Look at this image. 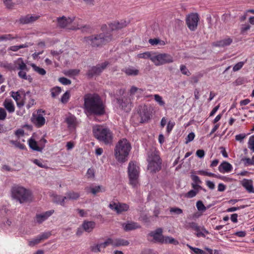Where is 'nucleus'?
Wrapping results in <instances>:
<instances>
[{
	"mask_svg": "<svg viewBox=\"0 0 254 254\" xmlns=\"http://www.w3.org/2000/svg\"><path fill=\"white\" fill-rule=\"evenodd\" d=\"M41 241V240L39 238V236H37L35 238L29 241L28 242V245L31 247H33L36 245H37L38 244L40 243Z\"/></svg>",
	"mask_w": 254,
	"mask_h": 254,
	"instance_id": "46",
	"label": "nucleus"
},
{
	"mask_svg": "<svg viewBox=\"0 0 254 254\" xmlns=\"http://www.w3.org/2000/svg\"><path fill=\"white\" fill-rule=\"evenodd\" d=\"M196 206L197 210L199 211H204L206 210V208L203 204V202L201 200H198L196 202Z\"/></svg>",
	"mask_w": 254,
	"mask_h": 254,
	"instance_id": "44",
	"label": "nucleus"
},
{
	"mask_svg": "<svg viewBox=\"0 0 254 254\" xmlns=\"http://www.w3.org/2000/svg\"><path fill=\"white\" fill-rule=\"evenodd\" d=\"M199 20V16L196 13H192L187 15L186 24L190 30L193 31L196 29Z\"/></svg>",
	"mask_w": 254,
	"mask_h": 254,
	"instance_id": "12",
	"label": "nucleus"
},
{
	"mask_svg": "<svg viewBox=\"0 0 254 254\" xmlns=\"http://www.w3.org/2000/svg\"><path fill=\"white\" fill-rule=\"evenodd\" d=\"M232 42V39L230 37H227L215 42L213 45L215 47H224L230 45Z\"/></svg>",
	"mask_w": 254,
	"mask_h": 254,
	"instance_id": "25",
	"label": "nucleus"
},
{
	"mask_svg": "<svg viewBox=\"0 0 254 254\" xmlns=\"http://www.w3.org/2000/svg\"><path fill=\"white\" fill-rule=\"evenodd\" d=\"M122 71L128 76H136L139 73V70L132 66L125 67L122 69Z\"/></svg>",
	"mask_w": 254,
	"mask_h": 254,
	"instance_id": "21",
	"label": "nucleus"
},
{
	"mask_svg": "<svg viewBox=\"0 0 254 254\" xmlns=\"http://www.w3.org/2000/svg\"><path fill=\"white\" fill-rule=\"evenodd\" d=\"M232 169V166L226 161L223 162L218 167V170L221 173H229Z\"/></svg>",
	"mask_w": 254,
	"mask_h": 254,
	"instance_id": "24",
	"label": "nucleus"
},
{
	"mask_svg": "<svg viewBox=\"0 0 254 254\" xmlns=\"http://www.w3.org/2000/svg\"><path fill=\"white\" fill-rule=\"evenodd\" d=\"M190 177L192 182L194 183H197L198 184H201L202 183V181L200 180L199 178L197 176L193 174V173H191Z\"/></svg>",
	"mask_w": 254,
	"mask_h": 254,
	"instance_id": "55",
	"label": "nucleus"
},
{
	"mask_svg": "<svg viewBox=\"0 0 254 254\" xmlns=\"http://www.w3.org/2000/svg\"><path fill=\"white\" fill-rule=\"evenodd\" d=\"M196 235L197 237H205L206 235L209 234V232L204 227L200 228L198 226V229L195 230Z\"/></svg>",
	"mask_w": 254,
	"mask_h": 254,
	"instance_id": "36",
	"label": "nucleus"
},
{
	"mask_svg": "<svg viewBox=\"0 0 254 254\" xmlns=\"http://www.w3.org/2000/svg\"><path fill=\"white\" fill-rule=\"evenodd\" d=\"M112 239L108 238L105 242L104 243H100L101 246V248L102 249H104L108 246L111 245Z\"/></svg>",
	"mask_w": 254,
	"mask_h": 254,
	"instance_id": "57",
	"label": "nucleus"
},
{
	"mask_svg": "<svg viewBox=\"0 0 254 254\" xmlns=\"http://www.w3.org/2000/svg\"><path fill=\"white\" fill-rule=\"evenodd\" d=\"M6 117V112L2 108H0V120H4Z\"/></svg>",
	"mask_w": 254,
	"mask_h": 254,
	"instance_id": "62",
	"label": "nucleus"
},
{
	"mask_svg": "<svg viewBox=\"0 0 254 254\" xmlns=\"http://www.w3.org/2000/svg\"><path fill=\"white\" fill-rule=\"evenodd\" d=\"M84 109L86 113L90 115L100 116L105 112L103 101L97 94H88L84 96Z\"/></svg>",
	"mask_w": 254,
	"mask_h": 254,
	"instance_id": "1",
	"label": "nucleus"
},
{
	"mask_svg": "<svg viewBox=\"0 0 254 254\" xmlns=\"http://www.w3.org/2000/svg\"><path fill=\"white\" fill-rule=\"evenodd\" d=\"M3 3L6 7V8L8 9H12L15 3L13 2V0H2Z\"/></svg>",
	"mask_w": 254,
	"mask_h": 254,
	"instance_id": "43",
	"label": "nucleus"
},
{
	"mask_svg": "<svg viewBox=\"0 0 254 254\" xmlns=\"http://www.w3.org/2000/svg\"><path fill=\"white\" fill-rule=\"evenodd\" d=\"M86 176L89 179H93L95 177L94 170L93 169H88L86 173Z\"/></svg>",
	"mask_w": 254,
	"mask_h": 254,
	"instance_id": "56",
	"label": "nucleus"
},
{
	"mask_svg": "<svg viewBox=\"0 0 254 254\" xmlns=\"http://www.w3.org/2000/svg\"><path fill=\"white\" fill-rule=\"evenodd\" d=\"M3 106L9 113H12L15 111L13 102L10 99H6L3 103Z\"/></svg>",
	"mask_w": 254,
	"mask_h": 254,
	"instance_id": "29",
	"label": "nucleus"
},
{
	"mask_svg": "<svg viewBox=\"0 0 254 254\" xmlns=\"http://www.w3.org/2000/svg\"><path fill=\"white\" fill-rule=\"evenodd\" d=\"M54 213V210H50L41 214H37L35 218V221L37 223L41 224L46 220Z\"/></svg>",
	"mask_w": 254,
	"mask_h": 254,
	"instance_id": "18",
	"label": "nucleus"
},
{
	"mask_svg": "<svg viewBox=\"0 0 254 254\" xmlns=\"http://www.w3.org/2000/svg\"><path fill=\"white\" fill-rule=\"evenodd\" d=\"M154 96L155 100L159 104V105L162 106H164L165 105V103L161 96L158 94H155Z\"/></svg>",
	"mask_w": 254,
	"mask_h": 254,
	"instance_id": "50",
	"label": "nucleus"
},
{
	"mask_svg": "<svg viewBox=\"0 0 254 254\" xmlns=\"http://www.w3.org/2000/svg\"><path fill=\"white\" fill-rule=\"evenodd\" d=\"M195 137V134L193 132H191L190 133L186 138V143L187 144L189 142L192 141Z\"/></svg>",
	"mask_w": 254,
	"mask_h": 254,
	"instance_id": "60",
	"label": "nucleus"
},
{
	"mask_svg": "<svg viewBox=\"0 0 254 254\" xmlns=\"http://www.w3.org/2000/svg\"><path fill=\"white\" fill-rule=\"evenodd\" d=\"M147 161L148 162L147 168L151 173H156L161 169V161L157 152H149Z\"/></svg>",
	"mask_w": 254,
	"mask_h": 254,
	"instance_id": "9",
	"label": "nucleus"
},
{
	"mask_svg": "<svg viewBox=\"0 0 254 254\" xmlns=\"http://www.w3.org/2000/svg\"><path fill=\"white\" fill-rule=\"evenodd\" d=\"M171 213H175L178 215L181 214L183 213V210L178 207H172L170 209Z\"/></svg>",
	"mask_w": 254,
	"mask_h": 254,
	"instance_id": "59",
	"label": "nucleus"
},
{
	"mask_svg": "<svg viewBox=\"0 0 254 254\" xmlns=\"http://www.w3.org/2000/svg\"><path fill=\"white\" fill-rule=\"evenodd\" d=\"M187 246L190 249V254H199L201 252V249L193 247L189 244H187Z\"/></svg>",
	"mask_w": 254,
	"mask_h": 254,
	"instance_id": "47",
	"label": "nucleus"
},
{
	"mask_svg": "<svg viewBox=\"0 0 254 254\" xmlns=\"http://www.w3.org/2000/svg\"><path fill=\"white\" fill-rule=\"evenodd\" d=\"M95 137L99 141L106 145H110L113 142V134L108 128L101 125H95L92 128Z\"/></svg>",
	"mask_w": 254,
	"mask_h": 254,
	"instance_id": "4",
	"label": "nucleus"
},
{
	"mask_svg": "<svg viewBox=\"0 0 254 254\" xmlns=\"http://www.w3.org/2000/svg\"><path fill=\"white\" fill-rule=\"evenodd\" d=\"M39 16L36 15L27 14L25 16L21 17L19 21L20 23L23 24H29L35 21L39 18Z\"/></svg>",
	"mask_w": 254,
	"mask_h": 254,
	"instance_id": "20",
	"label": "nucleus"
},
{
	"mask_svg": "<svg viewBox=\"0 0 254 254\" xmlns=\"http://www.w3.org/2000/svg\"><path fill=\"white\" fill-rule=\"evenodd\" d=\"M69 97V92L68 91H66L62 96L61 101L63 103H66L68 102Z\"/></svg>",
	"mask_w": 254,
	"mask_h": 254,
	"instance_id": "49",
	"label": "nucleus"
},
{
	"mask_svg": "<svg viewBox=\"0 0 254 254\" xmlns=\"http://www.w3.org/2000/svg\"><path fill=\"white\" fill-rule=\"evenodd\" d=\"M53 201L54 202L64 206L65 204V197L61 195H55L53 197Z\"/></svg>",
	"mask_w": 254,
	"mask_h": 254,
	"instance_id": "32",
	"label": "nucleus"
},
{
	"mask_svg": "<svg viewBox=\"0 0 254 254\" xmlns=\"http://www.w3.org/2000/svg\"><path fill=\"white\" fill-rule=\"evenodd\" d=\"M154 52H146L143 53H140L137 55V57L140 59H150L151 61V58L153 57Z\"/></svg>",
	"mask_w": 254,
	"mask_h": 254,
	"instance_id": "37",
	"label": "nucleus"
},
{
	"mask_svg": "<svg viewBox=\"0 0 254 254\" xmlns=\"http://www.w3.org/2000/svg\"><path fill=\"white\" fill-rule=\"evenodd\" d=\"M109 207L116 211L118 214L127 211L129 209V205L128 204L119 202L116 203L115 202H111L109 205Z\"/></svg>",
	"mask_w": 254,
	"mask_h": 254,
	"instance_id": "15",
	"label": "nucleus"
},
{
	"mask_svg": "<svg viewBox=\"0 0 254 254\" xmlns=\"http://www.w3.org/2000/svg\"><path fill=\"white\" fill-rule=\"evenodd\" d=\"M242 185L249 192L254 193V188L252 180L244 179L242 181Z\"/></svg>",
	"mask_w": 254,
	"mask_h": 254,
	"instance_id": "23",
	"label": "nucleus"
},
{
	"mask_svg": "<svg viewBox=\"0 0 254 254\" xmlns=\"http://www.w3.org/2000/svg\"><path fill=\"white\" fill-rule=\"evenodd\" d=\"M18 38L17 35H13L11 34H5L0 36V41H11L14 40L15 39H17Z\"/></svg>",
	"mask_w": 254,
	"mask_h": 254,
	"instance_id": "35",
	"label": "nucleus"
},
{
	"mask_svg": "<svg viewBox=\"0 0 254 254\" xmlns=\"http://www.w3.org/2000/svg\"><path fill=\"white\" fill-rule=\"evenodd\" d=\"M129 184L132 188H137L139 185V177L140 168L135 161H130L127 167Z\"/></svg>",
	"mask_w": 254,
	"mask_h": 254,
	"instance_id": "5",
	"label": "nucleus"
},
{
	"mask_svg": "<svg viewBox=\"0 0 254 254\" xmlns=\"http://www.w3.org/2000/svg\"><path fill=\"white\" fill-rule=\"evenodd\" d=\"M90 250L91 252L97 253L102 252V249L100 244H94L90 246Z\"/></svg>",
	"mask_w": 254,
	"mask_h": 254,
	"instance_id": "41",
	"label": "nucleus"
},
{
	"mask_svg": "<svg viewBox=\"0 0 254 254\" xmlns=\"http://www.w3.org/2000/svg\"><path fill=\"white\" fill-rule=\"evenodd\" d=\"M95 227V223L93 221H84L82 224V229L87 232H91Z\"/></svg>",
	"mask_w": 254,
	"mask_h": 254,
	"instance_id": "28",
	"label": "nucleus"
},
{
	"mask_svg": "<svg viewBox=\"0 0 254 254\" xmlns=\"http://www.w3.org/2000/svg\"><path fill=\"white\" fill-rule=\"evenodd\" d=\"M18 73V76L23 79H29L31 78L30 76L27 75L26 72L29 71V68L27 67V69H19Z\"/></svg>",
	"mask_w": 254,
	"mask_h": 254,
	"instance_id": "38",
	"label": "nucleus"
},
{
	"mask_svg": "<svg viewBox=\"0 0 254 254\" xmlns=\"http://www.w3.org/2000/svg\"><path fill=\"white\" fill-rule=\"evenodd\" d=\"M64 196L65 197V200H74L79 198L80 197V194L77 192L69 191L65 193V196Z\"/></svg>",
	"mask_w": 254,
	"mask_h": 254,
	"instance_id": "30",
	"label": "nucleus"
},
{
	"mask_svg": "<svg viewBox=\"0 0 254 254\" xmlns=\"http://www.w3.org/2000/svg\"><path fill=\"white\" fill-rule=\"evenodd\" d=\"M58 25L61 28L69 30H77L84 28L83 20L75 16L66 17L63 16L57 18Z\"/></svg>",
	"mask_w": 254,
	"mask_h": 254,
	"instance_id": "3",
	"label": "nucleus"
},
{
	"mask_svg": "<svg viewBox=\"0 0 254 254\" xmlns=\"http://www.w3.org/2000/svg\"><path fill=\"white\" fill-rule=\"evenodd\" d=\"M45 111L42 109L38 110L36 114H33L31 120L32 123L38 127L43 126L46 122L45 119Z\"/></svg>",
	"mask_w": 254,
	"mask_h": 254,
	"instance_id": "11",
	"label": "nucleus"
},
{
	"mask_svg": "<svg viewBox=\"0 0 254 254\" xmlns=\"http://www.w3.org/2000/svg\"><path fill=\"white\" fill-rule=\"evenodd\" d=\"M121 226L124 231L127 232L132 231L141 228L140 225L137 222L131 221H128L123 223Z\"/></svg>",
	"mask_w": 254,
	"mask_h": 254,
	"instance_id": "17",
	"label": "nucleus"
},
{
	"mask_svg": "<svg viewBox=\"0 0 254 254\" xmlns=\"http://www.w3.org/2000/svg\"><path fill=\"white\" fill-rule=\"evenodd\" d=\"M191 186L193 190H197L198 192L200 190L202 189V187L200 186V184L197 183H194V182H192L191 184Z\"/></svg>",
	"mask_w": 254,
	"mask_h": 254,
	"instance_id": "63",
	"label": "nucleus"
},
{
	"mask_svg": "<svg viewBox=\"0 0 254 254\" xmlns=\"http://www.w3.org/2000/svg\"><path fill=\"white\" fill-rule=\"evenodd\" d=\"M117 102L119 107L125 112H128L131 110L132 103L130 97H124L117 99Z\"/></svg>",
	"mask_w": 254,
	"mask_h": 254,
	"instance_id": "13",
	"label": "nucleus"
},
{
	"mask_svg": "<svg viewBox=\"0 0 254 254\" xmlns=\"http://www.w3.org/2000/svg\"><path fill=\"white\" fill-rule=\"evenodd\" d=\"M10 143L14 145L15 147L20 149H23L24 148V145L23 144L18 142L17 141L11 140Z\"/></svg>",
	"mask_w": 254,
	"mask_h": 254,
	"instance_id": "61",
	"label": "nucleus"
},
{
	"mask_svg": "<svg viewBox=\"0 0 254 254\" xmlns=\"http://www.w3.org/2000/svg\"><path fill=\"white\" fill-rule=\"evenodd\" d=\"M245 62H240L236 64L233 68V70L234 71H237L240 70L244 65Z\"/></svg>",
	"mask_w": 254,
	"mask_h": 254,
	"instance_id": "54",
	"label": "nucleus"
},
{
	"mask_svg": "<svg viewBox=\"0 0 254 254\" xmlns=\"http://www.w3.org/2000/svg\"><path fill=\"white\" fill-rule=\"evenodd\" d=\"M28 143L29 147L33 150L42 151L43 149V146H42L41 147L38 146L37 142L32 138L29 139Z\"/></svg>",
	"mask_w": 254,
	"mask_h": 254,
	"instance_id": "31",
	"label": "nucleus"
},
{
	"mask_svg": "<svg viewBox=\"0 0 254 254\" xmlns=\"http://www.w3.org/2000/svg\"><path fill=\"white\" fill-rule=\"evenodd\" d=\"M131 149V144L127 139L120 140L116 145L114 150L116 160L120 163L126 162Z\"/></svg>",
	"mask_w": 254,
	"mask_h": 254,
	"instance_id": "2",
	"label": "nucleus"
},
{
	"mask_svg": "<svg viewBox=\"0 0 254 254\" xmlns=\"http://www.w3.org/2000/svg\"><path fill=\"white\" fill-rule=\"evenodd\" d=\"M175 123L172 122L171 121H169L167 124V131L168 133H169L171 130H172L173 128L175 126Z\"/></svg>",
	"mask_w": 254,
	"mask_h": 254,
	"instance_id": "64",
	"label": "nucleus"
},
{
	"mask_svg": "<svg viewBox=\"0 0 254 254\" xmlns=\"http://www.w3.org/2000/svg\"><path fill=\"white\" fill-rule=\"evenodd\" d=\"M197 173L200 175L207 176L209 177H216L215 174L203 170H199L197 172Z\"/></svg>",
	"mask_w": 254,
	"mask_h": 254,
	"instance_id": "53",
	"label": "nucleus"
},
{
	"mask_svg": "<svg viewBox=\"0 0 254 254\" xmlns=\"http://www.w3.org/2000/svg\"><path fill=\"white\" fill-rule=\"evenodd\" d=\"M30 65L32 67L33 70L41 75H44L46 73V70L43 68L37 66L34 64H31Z\"/></svg>",
	"mask_w": 254,
	"mask_h": 254,
	"instance_id": "39",
	"label": "nucleus"
},
{
	"mask_svg": "<svg viewBox=\"0 0 254 254\" xmlns=\"http://www.w3.org/2000/svg\"><path fill=\"white\" fill-rule=\"evenodd\" d=\"M180 71L181 73L185 75L190 76L191 74L189 70V69L187 68L186 66L184 64H181L180 65Z\"/></svg>",
	"mask_w": 254,
	"mask_h": 254,
	"instance_id": "45",
	"label": "nucleus"
},
{
	"mask_svg": "<svg viewBox=\"0 0 254 254\" xmlns=\"http://www.w3.org/2000/svg\"><path fill=\"white\" fill-rule=\"evenodd\" d=\"M149 235L152 237L155 242L160 244H172L177 245L179 242L174 238L169 236L163 235V229L161 228H157L155 231H151Z\"/></svg>",
	"mask_w": 254,
	"mask_h": 254,
	"instance_id": "7",
	"label": "nucleus"
},
{
	"mask_svg": "<svg viewBox=\"0 0 254 254\" xmlns=\"http://www.w3.org/2000/svg\"><path fill=\"white\" fill-rule=\"evenodd\" d=\"M129 245L128 241L123 239H112L111 245L114 247H117L120 246H126Z\"/></svg>",
	"mask_w": 254,
	"mask_h": 254,
	"instance_id": "27",
	"label": "nucleus"
},
{
	"mask_svg": "<svg viewBox=\"0 0 254 254\" xmlns=\"http://www.w3.org/2000/svg\"><path fill=\"white\" fill-rule=\"evenodd\" d=\"M198 192V191L197 190H191L186 193L184 196L185 197L190 198L194 197Z\"/></svg>",
	"mask_w": 254,
	"mask_h": 254,
	"instance_id": "48",
	"label": "nucleus"
},
{
	"mask_svg": "<svg viewBox=\"0 0 254 254\" xmlns=\"http://www.w3.org/2000/svg\"><path fill=\"white\" fill-rule=\"evenodd\" d=\"M151 61L156 66L172 63L174 62L173 57L168 54H157L154 53L153 57L151 58Z\"/></svg>",
	"mask_w": 254,
	"mask_h": 254,
	"instance_id": "10",
	"label": "nucleus"
},
{
	"mask_svg": "<svg viewBox=\"0 0 254 254\" xmlns=\"http://www.w3.org/2000/svg\"><path fill=\"white\" fill-rule=\"evenodd\" d=\"M127 26V24L126 22H115L114 23H111L110 25V27L112 30H118L120 29H122Z\"/></svg>",
	"mask_w": 254,
	"mask_h": 254,
	"instance_id": "33",
	"label": "nucleus"
},
{
	"mask_svg": "<svg viewBox=\"0 0 254 254\" xmlns=\"http://www.w3.org/2000/svg\"><path fill=\"white\" fill-rule=\"evenodd\" d=\"M202 76L203 74L201 73H198L196 75H192L190 77V82L192 83H197Z\"/></svg>",
	"mask_w": 254,
	"mask_h": 254,
	"instance_id": "42",
	"label": "nucleus"
},
{
	"mask_svg": "<svg viewBox=\"0 0 254 254\" xmlns=\"http://www.w3.org/2000/svg\"><path fill=\"white\" fill-rule=\"evenodd\" d=\"M50 92L51 93V96L53 98H56L59 96V95L62 92V89L61 87L56 86L54 88H52L50 90Z\"/></svg>",
	"mask_w": 254,
	"mask_h": 254,
	"instance_id": "40",
	"label": "nucleus"
},
{
	"mask_svg": "<svg viewBox=\"0 0 254 254\" xmlns=\"http://www.w3.org/2000/svg\"><path fill=\"white\" fill-rule=\"evenodd\" d=\"M0 65L1 67H3L8 70H15V68L14 67V66H13L12 65V64L10 63H8L6 62V63H2Z\"/></svg>",
	"mask_w": 254,
	"mask_h": 254,
	"instance_id": "52",
	"label": "nucleus"
},
{
	"mask_svg": "<svg viewBox=\"0 0 254 254\" xmlns=\"http://www.w3.org/2000/svg\"><path fill=\"white\" fill-rule=\"evenodd\" d=\"M138 113L141 118V123L147 122L150 119L151 116L150 109L146 105L139 106Z\"/></svg>",
	"mask_w": 254,
	"mask_h": 254,
	"instance_id": "14",
	"label": "nucleus"
},
{
	"mask_svg": "<svg viewBox=\"0 0 254 254\" xmlns=\"http://www.w3.org/2000/svg\"><path fill=\"white\" fill-rule=\"evenodd\" d=\"M85 190L87 192L91 193L94 195H96L100 192H104L105 191V189L101 186L87 187Z\"/></svg>",
	"mask_w": 254,
	"mask_h": 254,
	"instance_id": "26",
	"label": "nucleus"
},
{
	"mask_svg": "<svg viewBox=\"0 0 254 254\" xmlns=\"http://www.w3.org/2000/svg\"><path fill=\"white\" fill-rule=\"evenodd\" d=\"M14 67L15 69H27L28 67L22 58H19L13 62Z\"/></svg>",
	"mask_w": 254,
	"mask_h": 254,
	"instance_id": "22",
	"label": "nucleus"
},
{
	"mask_svg": "<svg viewBox=\"0 0 254 254\" xmlns=\"http://www.w3.org/2000/svg\"><path fill=\"white\" fill-rule=\"evenodd\" d=\"M59 81L63 85H69L71 83L69 79L64 77L60 78Z\"/></svg>",
	"mask_w": 254,
	"mask_h": 254,
	"instance_id": "58",
	"label": "nucleus"
},
{
	"mask_svg": "<svg viewBox=\"0 0 254 254\" xmlns=\"http://www.w3.org/2000/svg\"><path fill=\"white\" fill-rule=\"evenodd\" d=\"M65 122L67 125L68 128L69 129H75L78 124L76 117L71 114H69L66 116Z\"/></svg>",
	"mask_w": 254,
	"mask_h": 254,
	"instance_id": "19",
	"label": "nucleus"
},
{
	"mask_svg": "<svg viewBox=\"0 0 254 254\" xmlns=\"http://www.w3.org/2000/svg\"><path fill=\"white\" fill-rule=\"evenodd\" d=\"M112 37L110 35H105L104 33H100L85 37L84 41L93 47H97L105 44L110 41Z\"/></svg>",
	"mask_w": 254,
	"mask_h": 254,
	"instance_id": "6",
	"label": "nucleus"
},
{
	"mask_svg": "<svg viewBox=\"0 0 254 254\" xmlns=\"http://www.w3.org/2000/svg\"><path fill=\"white\" fill-rule=\"evenodd\" d=\"M11 97L16 101V102L17 103V105L18 107H21L24 105V101H21L20 102L19 101V100H20V99L21 98L19 92H11Z\"/></svg>",
	"mask_w": 254,
	"mask_h": 254,
	"instance_id": "34",
	"label": "nucleus"
},
{
	"mask_svg": "<svg viewBox=\"0 0 254 254\" xmlns=\"http://www.w3.org/2000/svg\"><path fill=\"white\" fill-rule=\"evenodd\" d=\"M13 197L18 200L20 203L27 202L31 199L30 191L20 186L13 187L12 190Z\"/></svg>",
	"mask_w": 254,
	"mask_h": 254,
	"instance_id": "8",
	"label": "nucleus"
},
{
	"mask_svg": "<svg viewBox=\"0 0 254 254\" xmlns=\"http://www.w3.org/2000/svg\"><path fill=\"white\" fill-rule=\"evenodd\" d=\"M248 147L254 152V135L251 136L249 139Z\"/></svg>",
	"mask_w": 254,
	"mask_h": 254,
	"instance_id": "51",
	"label": "nucleus"
},
{
	"mask_svg": "<svg viewBox=\"0 0 254 254\" xmlns=\"http://www.w3.org/2000/svg\"><path fill=\"white\" fill-rule=\"evenodd\" d=\"M108 64V62H105L95 66L92 67L88 71V75L92 77L94 75L99 74L107 67Z\"/></svg>",
	"mask_w": 254,
	"mask_h": 254,
	"instance_id": "16",
	"label": "nucleus"
}]
</instances>
